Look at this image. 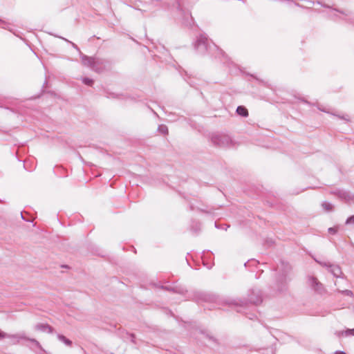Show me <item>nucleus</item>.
<instances>
[{
    "instance_id": "4be33fe9",
    "label": "nucleus",
    "mask_w": 354,
    "mask_h": 354,
    "mask_svg": "<svg viewBox=\"0 0 354 354\" xmlns=\"http://www.w3.org/2000/svg\"><path fill=\"white\" fill-rule=\"evenodd\" d=\"M7 336H8L7 333L0 331V339L6 338V337H7Z\"/></svg>"
},
{
    "instance_id": "1a4fd4ad",
    "label": "nucleus",
    "mask_w": 354,
    "mask_h": 354,
    "mask_svg": "<svg viewBox=\"0 0 354 354\" xmlns=\"http://www.w3.org/2000/svg\"><path fill=\"white\" fill-rule=\"evenodd\" d=\"M35 329L41 331H46L48 333H53L54 331L53 328L47 324H37L35 326Z\"/></svg>"
},
{
    "instance_id": "ddd939ff",
    "label": "nucleus",
    "mask_w": 354,
    "mask_h": 354,
    "mask_svg": "<svg viewBox=\"0 0 354 354\" xmlns=\"http://www.w3.org/2000/svg\"><path fill=\"white\" fill-rule=\"evenodd\" d=\"M322 206L327 212L332 211L333 209V205L326 201L323 202Z\"/></svg>"
},
{
    "instance_id": "412c9836",
    "label": "nucleus",
    "mask_w": 354,
    "mask_h": 354,
    "mask_svg": "<svg viewBox=\"0 0 354 354\" xmlns=\"http://www.w3.org/2000/svg\"><path fill=\"white\" fill-rule=\"evenodd\" d=\"M97 67H102L103 68V71L105 69V61L103 60V64H96Z\"/></svg>"
},
{
    "instance_id": "aec40b11",
    "label": "nucleus",
    "mask_w": 354,
    "mask_h": 354,
    "mask_svg": "<svg viewBox=\"0 0 354 354\" xmlns=\"http://www.w3.org/2000/svg\"><path fill=\"white\" fill-rule=\"evenodd\" d=\"M344 332V330H341V331H337L335 333V335L338 337H340V336H342V335H344L345 336V333H343Z\"/></svg>"
},
{
    "instance_id": "393cba45",
    "label": "nucleus",
    "mask_w": 354,
    "mask_h": 354,
    "mask_svg": "<svg viewBox=\"0 0 354 354\" xmlns=\"http://www.w3.org/2000/svg\"><path fill=\"white\" fill-rule=\"evenodd\" d=\"M335 354H346V353L344 351H336L335 353Z\"/></svg>"
},
{
    "instance_id": "cd10ccee",
    "label": "nucleus",
    "mask_w": 354,
    "mask_h": 354,
    "mask_svg": "<svg viewBox=\"0 0 354 354\" xmlns=\"http://www.w3.org/2000/svg\"><path fill=\"white\" fill-rule=\"evenodd\" d=\"M301 192H302V190L301 191H298V192H294L293 194H299Z\"/></svg>"
},
{
    "instance_id": "7ed1b4c3",
    "label": "nucleus",
    "mask_w": 354,
    "mask_h": 354,
    "mask_svg": "<svg viewBox=\"0 0 354 354\" xmlns=\"http://www.w3.org/2000/svg\"><path fill=\"white\" fill-rule=\"evenodd\" d=\"M82 62L84 66L91 67L92 70L97 73L103 71L102 67H97V64H103V59L82 55Z\"/></svg>"
},
{
    "instance_id": "6ab92c4d",
    "label": "nucleus",
    "mask_w": 354,
    "mask_h": 354,
    "mask_svg": "<svg viewBox=\"0 0 354 354\" xmlns=\"http://www.w3.org/2000/svg\"><path fill=\"white\" fill-rule=\"evenodd\" d=\"M328 232L334 234L337 232V230L335 227H330L328 228Z\"/></svg>"
},
{
    "instance_id": "f3484780",
    "label": "nucleus",
    "mask_w": 354,
    "mask_h": 354,
    "mask_svg": "<svg viewBox=\"0 0 354 354\" xmlns=\"http://www.w3.org/2000/svg\"><path fill=\"white\" fill-rule=\"evenodd\" d=\"M346 224H353L354 225V215L348 217L346 221Z\"/></svg>"
},
{
    "instance_id": "0eeeda50",
    "label": "nucleus",
    "mask_w": 354,
    "mask_h": 354,
    "mask_svg": "<svg viewBox=\"0 0 354 354\" xmlns=\"http://www.w3.org/2000/svg\"><path fill=\"white\" fill-rule=\"evenodd\" d=\"M315 261L319 263L320 265L327 267L330 272H331L334 277H339L342 274V270L339 266L329 264L326 262H321L315 259Z\"/></svg>"
},
{
    "instance_id": "a878e982",
    "label": "nucleus",
    "mask_w": 354,
    "mask_h": 354,
    "mask_svg": "<svg viewBox=\"0 0 354 354\" xmlns=\"http://www.w3.org/2000/svg\"><path fill=\"white\" fill-rule=\"evenodd\" d=\"M318 109H319L320 111H324V112H326V113H328V111H327L326 109H322V108H321V107H318Z\"/></svg>"
},
{
    "instance_id": "2eb2a0df",
    "label": "nucleus",
    "mask_w": 354,
    "mask_h": 354,
    "mask_svg": "<svg viewBox=\"0 0 354 354\" xmlns=\"http://www.w3.org/2000/svg\"><path fill=\"white\" fill-rule=\"evenodd\" d=\"M82 82L84 84L91 86L93 83V80L92 79L88 78V77H84L82 78Z\"/></svg>"
},
{
    "instance_id": "f03ea898",
    "label": "nucleus",
    "mask_w": 354,
    "mask_h": 354,
    "mask_svg": "<svg viewBox=\"0 0 354 354\" xmlns=\"http://www.w3.org/2000/svg\"><path fill=\"white\" fill-rule=\"evenodd\" d=\"M212 142L221 147H230L232 145V140L230 137L225 134H215L212 136Z\"/></svg>"
},
{
    "instance_id": "9d476101",
    "label": "nucleus",
    "mask_w": 354,
    "mask_h": 354,
    "mask_svg": "<svg viewBox=\"0 0 354 354\" xmlns=\"http://www.w3.org/2000/svg\"><path fill=\"white\" fill-rule=\"evenodd\" d=\"M236 113L242 117H248V109L243 106H239L236 108Z\"/></svg>"
},
{
    "instance_id": "c756f323",
    "label": "nucleus",
    "mask_w": 354,
    "mask_h": 354,
    "mask_svg": "<svg viewBox=\"0 0 354 354\" xmlns=\"http://www.w3.org/2000/svg\"><path fill=\"white\" fill-rule=\"evenodd\" d=\"M335 10L337 11V12H339V10ZM339 12L342 13V14H344V12L343 11H339Z\"/></svg>"
},
{
    "instance_id": "7c9ffc66",
    "label": "nucleus",
    "mask_w": 354,
    "mask_h": 354,
    "mask_svg": "<svg viewBox=\"0 0 354 354\" xmlns=\"http://www.w3.org/2000/svg\"><path fill=\"white\" fill-rule=\"evenodd\" d=\"M21 218H22L23 219H24L23 214H21Z\"/></svg>"
},
{
    "instance_id": "bb28decb",
    "label": "nucleus",
    "mask_w": 354,
    "mask_h": 354,
    "mask_svg": "<svg viewBox=\"0 0 354 354\" xmlns=\"http://www.w3.org/2000/svg\"><path fill=\"white\" fill-rule=\"evenodd\" d=\"M69 42L72 44V46H73L75 48L78 49V48H77V46L74 43L71 42V41H69Z\"/></svg>"
},
{
    "instance_id": "dca6fc26",
    "label": "nucleus",
    "mask_w": 354,
    "mask_h": 354,
    "mask_svg": "<svg viewBox=\"0 0 354 354\" xmlns=\"http://www.w3.org/2000/svg\"><path fill=\"white\" fill-rule=\"evenodd\" d=\"M345 336H353L354 335V328L353 329H347L344 330Z\"/></svg>"
},
{
    "instance_id": "f8f14e48",
    "label": "nucleus",
    "mask_w": 354,
    "mask_h": 354,
    "mask_svg": "<svg viewBox=\"0 0 354 354\" xmlns=\"http://www.w3.org/2000/svg\"><path fill=\"white\" fill-rule=\"evenodd\" d=\"M57 338L59 341L63 342L65 345H66L68 346H72V342L69 339L66 338L64 335H61V334H57Z\"/></svg>"
},
{
    "instance_id": "39448f33",
    "label": "nucleus",
    "mask_w": 354,
    "mask_h": 354,
    "mask_svg": "<svg viewBox=\"0 0 354 354\" xmlns=\"http://www.w3.org/2000/svg\"><path fill=\"white\" fill-rule=\"evenodd\" d=\"M7 338L15 339L14 344H19L21 339L28 340L34 343L38 348H41L38 341H37L35 339L27 337L24 333L14 335L8 334Z\"/></svg>"
},
{
    "instance_id": "b1692460",
    "label": "nucleus",
    "mask_w": 354,
    "mask_h": 354,
    "mask_svg": "<svg viewBox=\"0 0 354 354\" xmlns=\"http://www.w3.org/2000/svg\"><path fill=\"white\" fill-rule=\"evenodd\" d=\"M286 283L283 285V287L281 288L280 291H283V290H286Z\"/></svg>"
},
{
    "instance_id": "c85d7f7f",
    "label": "nucleus",
    "mask_w": 354,
    "mask_h": 354,
    "mask_svg": "<svg viewBox=\"0 0 354 354\" xmlns=\"http://www.w3.org/2000/svg\"><path fill=\"white\" fill-rule=\"evenodd\" d=\"M295 5L296 6H298V7H302L301 5H299V3H295Z\"/></svg>"
},
{
    "instance_id": "423d86ee",
    "label": "nucleus",
    "mask_w": 354,
    "mask_h": 354,
    "mask_svg": "<svg viewBox=\"0 0 354 354\" xmlns=\"http://www.w3.org/2000/svg\"><path fill=\"white\" fill-rule=\"evenodd\" d=\"M308 284L315 292L318 294H322L324 292L323 285L314 277L310 276L308 277Z\"/></svg>"
},
{
    "instance_id": "20e7f679",
    "label": "nucleus",
    "mask_w": 354,
    "mask_h": 354,
    "mask_svg": "<svg viewBox=\"0 0 354 354\" xmlns=\"http://www.w3.org/2000/svg\"><path fill=\"white\" fill-rule=\"evenodd\" d=\"M208 39L205 35H200L194 44L195 48L201 53L207 50Z\"/></svg>"
},
{
    "instance_id": "5701e85b",
    "label": "nucleus",
    "mask_w": 354,
    "mask_h": 354,
    "mask_svg": "<svg viewBox=\"0 0 354 354\" xmlns=\"http://www.w3.org/2000/svg\"><path fill=\"white\" fill-rule=\"evenodd\" d=\"M338 117L341 119H344V120H348V115H343V116H339L338 115Z\"/></svg>"
},
{
    "instance_id": "f257e3e1",
    "label": "nucleus",
    "mask_w": 354,
    "mask_h": 354,
    "mask_svg": "<svg viewBox=\"0 0 354 354\" xmlns=\"http://www.w3.org/2000/svg\"><path fill=\"white\" fill-rule=\"evenodd\" d=\"M201 298L203 300L210 302H216L219 305H227L231 308L236 309L238 312H241L242 308H245L248 304H258L263 301L261 295L259 294L258 291L254 290L249 295L247 299H221L218 297L207 293H201Z\"/></svg>"
},
{
    "instance_id": "6e6552de",
    "label": "nucleus",
    "mask_w": 354,
    "mask_h": 354,
    "mask_svg": "<svg viewBox=\"0 0 354 354\" xmlns=\"http://www.w3.org/2000/svg\"><path fill=\"white\" fill-rule=\"evenodd\" d=\"M333 194L346 203H350L354 201V196L350 192L344 190H337L333 192Z\"/></svg>"
},
{
    "instance_id": "9b49d317",
    "label": "nucleus",
    "mask_w": 354,
    "mask_h": 354,
    "mask_svg": "<svg viewBox=\"0 0 354 354\" xmlns=\"http://www.w3.org/2000/svg\"><path fill=\"white\" fill-rule=\"evenodd\" d=\"M161 288L168 290V291H172V292H178V293H180V294H183L185 292V290L182 288L171 287V286H161Z\"/></svg>"
},
{
    "instance_id": "a211bd4d",
    "label": "nucleus",
    "mask_w": 354,
    "mask_h": 354,
    "mask_svg": "<svg viewBox=\"0 0 354 354\" xmlns=\"http://www.w3.org/2000/svg\"><path fill=\"white\" fill-rule=\"evenodd\" d=\"M341 292L345 295L350 296V297H353V295L352 291H351L349 290H342V291H341Z\"/></svg>"
},
{
    "instance_id": "4468645a",
    "label": "nucleus",
    "mask_w": 354,
    "mask_h": 354,
    "mask_svg": "<svg viewBox=\"0 0 354 354\" xmlns=\"http://www.w3.org/2000/svg\"><path fill=\"white\" fill-rule=\"evenodd\" d=\"M158 131L160 132H161L162 134H167L168 133V129H167V126L163 125V124L160 125L158 127Z\"/></svg>"
}]
</instances>
